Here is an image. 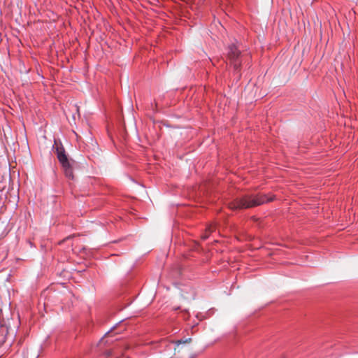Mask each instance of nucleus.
I'll list each match as a JSON object with an SVG mask.
<instances>
[{"label":"nucleus","mask_w":358,"mask_h":358,"mask_svg":"<svg viewBox=\"0 0 358 358\" xmlns=\"http://www.w3.org/2000/svg\"><path fill=\"white\" fill-rule=\"evenodd\" d=\"M273 198L266 194L248 195L237 199L234 203V208H249L262 205L273 201Z\"/></svg>","instance_id":"nucleus-1"},{"label":"nucleus","mask_w":358,"mask_h":358,"mask_svg":"<svg viewBox=\"0 0 358 358\" xmlns=\"http://www.w3.org/2000/svg\"><path fill=\"white\" fill-rule=\"evenodd\" d=\"M55 145H56L57 157L62 165L66 177L69 179L73 180V163H74V161L69 159V157L66 153L64 148L61 143L59 145H58L57 141H55Z\"/></svg>","instance_id":"nucleus-2"},{"label":"nucleus","mask_w":358,"mask_h":358,"mask_svg":"<svg viewBox=\"0 0 358 358\" xmlns=\"http://www.w3.org/2000/svg\"><path fill=\"white\" fill-rule=\"evenodd\" d=\"M227 51V57L230 60L231 64L233 65L234 71L236 72H239L241 64V62L240 61V50L238 48L236 44L231 43L228 45Z\"/></svg>","instance_id":"nucleus-3"},{"label":"nucleus","mask_w":358,"mask_h":358,"mask_svg":"<svg viewBox=\"0 0 358 358\" xmlns=\"http://www.w3.org/2000/svg\"><path fill=\"white\" fill-rule=\"evenodd\" d=\"M191 341H192V338H182V339H180V340H177V341H173V343L176 346H179L180 344H184V343H190V342H191Z\"/></svg>","instance_id":"nucleus-4"},{"label":"nucleus","mask_w":358,"mask_h":358,"mask_svg":"<svg viewBox=\"0 0 358 358\" xmlns=\"http://www.w3.org/2000/svg\"><path fill=\"white\" fill-rule=\"evenodd\" d=\"M208 234H203V235L202 236V238H203V239H206V238H208Z\"/></svg>","instance_id":"nucleus-5"},{"label":"nucleus","mask_w":358,"mask_h":358,"mask_svg":"<svg viewBox=\"0 0 358 358\" xmlns=\"http://www.w3.org/2000/svg\"><path fill=\"white\" fill-rule=\"evenodd\" d=\"M109 333H110V331H107V332L106 333V335L108 334Z\"/></svg>","instance_id":"nucleus-6"}]
</instances>
